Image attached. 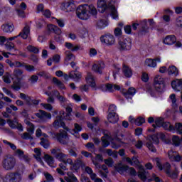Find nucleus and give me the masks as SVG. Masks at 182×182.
I'll list each match as a JSON object with an SVG mask.
<instances>
[{
	"mask_svg": "<svg viewBox=\"0 0 182 182\" xmlns=\"http://www.w3.org/2000/svg\"><path fill=\"white\" fill-rule=\"evenodd\" d=\"M64 8L65 12H75L81 21H87L90 18V15L93 16L97 15V9L93 4H81L78 6L76 9V4L73 0L66 2L64 4Z\"/></svg>",
	"mask_w": 182,
	"mask_h": 182,
	"instance_id": "1",
	"label": "nucleus"
},
{
	"mask_svg": "<svg viewBox=\"0 0 182 182\" xmlns=\"http://www.w3.org/2000/svg\"><path fill=\"white\" fill-rule=\"evenodd\" d=\"M53 126L54 129H60L59 133H54V135L57 139L58 141L60 142V144H63L64 146H66L69 144V141H68V139H69V135L68 134V133H70V134H75V132L72 129L66 127V124L65 122H63V117H58L57 119L54 121L53 123Z\"/></svg>",
	"mask_w": 182,
	"mask_h": 182,
	"instance_id": "2",
	"label": "nucleus"
},
{
	"mask_svg": "<svg viewBox=\"0 0 182 182\" xmlns=\"http://www.w3.org/2000/svg\"><path fill=\"white\" fill-rule=\"evenodd\" d=\"M155 161L156 163V167L159 170V171H164L169 178L172 180H176L178 177V173L177 171H172L171 172V164L170 162H165L161 164V159L160 158L156 157L155 159Z\"/></svg>",
	"mask_w": 182,
	"mask_h": 182,
	"instance_id": "3",
	"label": "nucleus"
},
{
	"mask_svg": "<svg viewBox=\"0 0 182 182\" xmlns=\"http://www.w3.org/2000/svg\"><path fill=\"white\" fill-rule=\"evenodd\" d=\"M97 6L98 12L100 14H105L107 12L108 9L111 11V16L113 19H119V14L117 13V9L115 5H107L106 0H97Z\"/></svg>",
	"mask_w": 182,
	"mask_h": 182,
	"instance_id": "4",
	"label": "nucleus"
},
{
	"mask_svg": "<svg viewBox=\"0 0 182 182\" xmlns=\"http://www.w3.org/2000/svg\"><path fill=\"white\" fill-rule=\"evenodd\" d=\"M132 41L129 37L123 38L119 41V49L121 51L130 50L132 49Z\"/></svg>",
	"mask_w": 182,
	"mask_h": 182,
	"instance_id": "5",
	"label": "nucleus"
},
{
	"mask_svg": "<svg viewBox=\"0 0 182 182\" xmlns=\"http://www.w3.org/2000/svg\"><path fill=\"white\" fill-rule=\"evenodd\" d=\"M154 87L156 92L160 93L164 92L166 90V81H164V78L156 77L154 80Z\"/></svg>",
	"mask_w": 182,
	"mask_h": 182,
	"instance_id": "6",
	"label": "nucleus"
},
{
	"mask_svg": "<svg viewBox=\"0 0 182 182\" xmlns=\"http://www.w3.org/2000/svg\"><path fill=\"white\" fill-rule=\"evenodd\" d=\"M22 177L18 172L8 173L3 178L4 182H20Z\"/></svg>",
	"mask_w": 182,
	"mask_h": 182,
	"instance_id": "7",
	"label": "nucleus"
},
{
	"mask_svg": "<svg viewBox=\"0 0 182 182\" xmlns=\"http://www.w3.org/2000/svg\"><path fill=\"white\" fill-rule=\"evenodd\" d=\"M141 28L138 31V36L139 38L146 36L149 32H150V27L147 25V19H144L140 21Z\"/></svg>",
	"mask_w": 182,
	"mask_h": 182,
	"instance_id": "8",
	"label": "nucleus"
},
{
	"mask_svg": "<svg viewBox=\"0 0 182 182\" xmlns=\"http://www.w3.org/2000/svg\"><path fill=\"white\" fill-rule=\"evenodd\" d=\"M2 164L5 170H12L16 164V160L14 157H7L3 160Z\"/></svg>",
	"mask_w": 182,
	"mask_h": 182,
	"instance_id": "9",
	"label": "nucleus"
},
{
	"mask_svg": "<svg viewBox=\"0 0 182 182\" xmlns=\"http://www.w3.org/2000/svg\"><path fill=\"white\" fill-rule=\"evenodd\" d=\"M29 33H31V28H29V26H26L25 27H23L21 32H20L18 36L10 37L7 38V41H14L15 39H16V38L19 37L22 38V39H26L28 36H29Z\"/></svg>",
	"mask_w": 182,
	"mask_h": 182,
	"instance_id": "10",
	"label": "nucleus"
},
{
	"mask_svg": "<svg viewBox=\"0 0 182 182\" xmlns=\"http://www.w3.org/2000/svg\"><path fill=\"white\" fill-rule=\"evenodd\" d=\"M100 39L102 43H106L107 46H112V45H114V42L116 41L114 36L112 34L103 35Z\"/></svg>",
	"mask_w": 182,
	"mask_h": 182,
	"instance_id": "11",
	"label": "nucleus"
},
{
	"mask_svg": "<svg viewBox=\"0 0 182 182\" xmlns=\"http://www.w3.org/2000/svg\"><path fill=\"white\" fill-rule=\"evenodd\" d=\"M171 86L176 92L182 90V79H176L171 82Z\"/></svg>",
	"mask_w": 182,
	"mask_h": 182,
	"instance_id": "12",
	"label": "nucleus"
},
{
	"mask_svg": "<svg viewBox=\"0 0 182 182\" xmlns=\"http://www.w3.org/2000/svg\"><path fill=\"white\" fill-rule=\"evenodd\" d=\"M122 73L127 79H130L133 76V70L126 64L122 65Z\"/></svg>",
	"mask_w": 182,
	"mask_h": 182,
	"instance_id": "13",
	"label": "nucleus"
},
{
	"mask_svg": "<svg viewBox=\"0 0 182 182\" xmlns=\"http://www.w3.org/2000/svg\"><path fill=\"white\" fill-rule=\"evenodd\" d=\"M123 161H126L128 164H130V166H139V164H140V161L136 156H132V159L129 157H124Z\"/></svg>",
	"mask_w": 182,
	"mask_h": 182,
	"instance_id": "14",
	"label": "nucleus"
},
{
	"mask_svg": "<svg viewBox=\"0 0 182 182\" xmlns=\"http://www.w3.org/2000/svg\"><path fill=\"white\" fill-rule=\"evenodd\" d=\"M107 119L109 123L116 124L119 122V114L116 112H109Z\"/></svg>",
	"mask_w": 182,
	"mask_h": 182,
	"instance_id": "15",
	"label": "nucleus"
},
{
	"mask_svg": "<svg viewBox=\"0 0 182 182\" xmlns=\"http://www.w3.org/2000/svg\"><path fill=\"white\" fill-rule=\"evenodd\" d=\"M36 117L38 119H48L50 120L52 119V114L50 113L46 112V111L39 109L38 112L36 113Z\"/></svg>",
	"mask_w": 182,
	"mask_h": 182,
	"instance_id": "16",
	"label": "nucleus"
},
{
	"mask_svg": "<svg viewBox=\"0 0 182 182\" xmlns=\"http://www.w3.org/2000/svg\"><path fill=\"white\" fill-rule=\"evenodd\" d=\"M177 42V38H176V36L174 35H169L167 36L164 39V43L165 45H174Z\"/></svg>",
	"mask_w": 182,
	"mask_h": 182,
	"instance_id": "17",
	"label": "nucleus"
},
{
	"mask_svg": "<svg viewBox=\"0 0 182 182\" xmlns=\"http://www.w3.org/2000/svg\"><path fill=\"white\" fill-rule=\"evenodd\" d=\"M34 153L36 154L34 155V159H36V161H38V163H40V164L43 165V161L41 157V156H42V149H41V148H35Z\"/></svg>",
	"mask_w": 182,
	"mask_h": 182,
	"instance_id": "18",
	"label": "nucleus"
},
{
	"mask_svg": "<svg viewBox=\"0 0 182 182\" xmlns=\"http://www.w3.org/2000/svg\"><path fill=\"white\" fill-rule=\"evenodd\" d=\"M168 75H169V76L177 77L178 75H180V71L178 70V68L176 67V65H171L168 68Z\"/></svg>",
	"mask_w": 182,
	"mask_h": 182,
	"instance_id": "19",
	"label": "nucleus"
},
{
	"mask_svg": "<svg viewBox=\"0 0 182 182\" xmlns=\"http://www.w3.org/2000/svg\"><path fill=\"white\" fill-rule=\"evenodd\" d=\"M49 32H53L55 35H62V30L58 26L53 24H49L48 26Z\"/></svg>",
	"mask_w": 182,
	"mask_h": 182,
	"instance_id": "20",
	"label": "nucleus"
},
{
	"mask_svg": "<svg viewBox=\"0 0 182 182\" xmlns=\"http://www.w3.org/2000/svg\"><path fill=\"white\" fill-rule=\"evenodd\" d=\"M172 143L175 147L180 146L181 150H182V137L180 139V136L173 135L172 137Z\"/></svg>",
	"mask_w": 182,
	"mask_h": 182,
	"instance_id": "21",
	"label": "nucleus"
},
{
	"mask_svg": "<svg viewBox=\"0 0 182 182\" xmlns=\"http://www.w3.org/2000/svg\"><path fill=\"white\" fill-rule=\"evenodd\" d=\"M70 79H73L74 82H79L82 79V73L80 72L76 73L75 71L70 72Z\"/></svg>",
	"mask_w": 182,
	"mask_h": 182,
	"instance_id": "22",
	"label": "nucleus"
},
{
	"mask_svg": "<svg viewBox=\"0 0 182 182\" xmlns=\"http://www.w3.org/2000/svg\"><path fill=\"white\" fill-rule=\"evenodd\" d=\"M1 29L6 33H11V32H14L15 26L14 24L6 23L1 26Z\"/></svg>",
	"mask_w": 182,
	"mask_h": 182,
	"instance_id": "23",
	"label": "nucleus"
},
{
	"mask_svg": "<svg viewBox=\"0 0 182 182\" xmlns=\"http://www.w3.org/2000/svg\"><path fill=\"white\" fill-rule=\"evenodd\" d=\"M53 83L58 87L60 90H66V86H65V84L62 82V81L59 80L57 77H53Z\"/></svg>",
	"mask_w": 182,
	"mask_h": 182,
	"instance_id": "24",
	"label": "nucleus"
},
{
	"mask_svg": "<svg viewBox=\"0 0 182 182\" xmlns=\"http://www.w3.org/2000/svg\"><path fill=\"white\" fill-rule=\"evenodd\" d=\"M115 170L119 174H124V172H126V171H127V170H129V166L124 165V166H122V164H119L117 166H115Z\"/></svg>",
	"mask_w": 182,
	"mask_h": 182,
	"instance_id": "25",
	"label": "nucleus"
},
{
	"mask_svg": "<svg viewBox=\"0 0 182 182\" xmlns=\"http://www.w3.org/2000/svg\"><path fill=\"white\" fill-rule=\"evenodd\" d=\"M107 26H109V21L105 19H100L97 23V28L98 29H105Z\"/></svg>",
	"mask_w": 182,
	"mask_h": 182,
	"instance_id": "26",
	"label": "nucleus"
},
{
	"mask_svg": "<svg viewBox=\"0 0 182 182\" xmlns=\"http://www.w3.org/2000/svg\"><path fill=\"white\" fill-rule=\"evenodd\" d=\"M86 82L90 85V87H96V81L92 75H89L85 77Z\"/></svg>",
	"mask_w": 182,
	"mask_h": 182,
	"instance_id": "27",
	"label": "nucleus"
},
{
	"mask_svg": "<svg viewBox=\"0 0 182 182\" xmlns=\"http://www.w3.org/2000/svg\"><path fill=\"white\" fill-rule=\"evenodd\" d=\"M98 130L101 132V133H102L104 135V136H102V139H107V140H112L111 133L109 130L105 129H99Z\"/></svg>",
	"mask_w": 182,
	"mask_h": 182,
	"instance_id": "28",
	"label": "nucleus"
},
{
	"mask_svg": "<svg viewBox=\"0 0 182 182\" xmlns=\"http://www.w3.org/2000/svg\"><path fill=\"white\" fill-rule=\"evenodd\" d=\"M44 160L48 166H53V164H55V159L49 154L44 156Z\"/></svg>",
	"mask_w": 182,
	"mask_h": 182,
	"instance_id": "29",
	"label": "nucleus"
},
{
	"mask_svg": "<svg viewBox=\"0 0 182 182\" xmlns=\"http://www.w3.org/2000/svg\"><path fill=\"white\" fill-rule=\"evenodd\" d=\"M145 65L149 68H157V63L151 58H146L145 60Z\"/></svg>",
	"mask_w": 182,
	"mask_h": 182,
	"instance_id": "30",
	"label": "nucleus"
},
{
	"mask_svg": "<svg viewBox=\"0 0 182 182\" xmlns=\"http://www.w3.org/2000/svg\"><path fill=\"white\" fill-rule=\"evenodd\" d=\"M26 50L28 52H30V53H34V55H38V53H39V48L31 44L26 47Z\"/></svg>",
	"mask_w": 182,
	"mask_h": 182,
	"instance_id": "31",
	"label": "nucleus"
},
{
	"mask_svg": "<svg viewBox=\"0 0 182 182\" xmlns=\"http://www.w3.org/2000/svg\"><path fill=\"white\" fill-rule=\"evenodd\" d=\"M85 164L82 160H79L77 163L73 164V168L75 171H78L80 167H85Z\"/></svg>",
	"mask_w": 182,
	"mask_h": 182,
	"instance_id": "32",
	"label": "nucleus"
},
{
	"mask_svg": "<svg viewBox=\"0 0 182 182\" xmlns=\"http://www.w3.org/2000/svg\"><path fill=\"white\" fill-rule=\"evenodd\" d=\"M65 109V112L67 114H65V120H72V118H70V116H72V112H73V109L71 107H64Z\"/></svg>",
	"mask_w": 182,
	"mask_h": 182,
	"instance_id": "33",
	"label": "nucleus"
},
{
	"mask_svg": "<svg viewBox=\"0 0 182 182\" xmlns=\"http://www.w3.org/2000/svg\"><path fill=\"white\" fill-rule=\"evenodd\" d=\"M92 70L95 72V73L102 75V73H103V67L100 64H94L92 65Z\"/></svg>",
	"mask_w": 182,
	"mask_h": 182,
	"instance_id": "34",
	"label": "nucleus"
},
{
	"mask_svg": "<svg viewBox=\"0 0 182 182\" xmlns=\"http://www.w3.org/2000/svg\"><path fill=\"white\" fill-rule=\"evenodd\" d=\"M140 170H141V171H139L138 173V177L143 181H146V180H147V176L146 175V170L143 167H141Z\"/></svg>",
	"mask_w": 182,
	"mask_h": 182,
	"instance_id": "35",
	"label": "nucleus"
},
{
	"mask_svg": "<svg viewBox=\"0 0 182 182\" xmlns=\"http://www.w3.org/2000/svg\"><path fill=\"white\" fill-rule=\"evenodd\" d=\"M66 157H68V155L62 152H60L55 155V158L57 159V160H58V161H60L61 163H65V159H66Z\"/></svg>",
	"mask_w": 182,
	"mask_h": 182,
	"instance_id": "36",
	"label": "nucleus"
},
{
	"mask_svg": "<svg viewBox=\"0 0 182 182\" xmlns=\"http://www.w3.org/2000/svg\"><path fill=\"white\" fill-rule=\"evenodd\" d=\"M155 124H152V127H154V129H157V127H161V126L163 125V119L161 118H157L155 122Z\"/></svg>",
	"mask_w": 182,
	"mask_h": 182,
	"instance_id": "37",
	"label": "nucleus"
},
{
	"mask_svg": "<svg viewBox=\"0 0 182 182\" xmlns=\"http://www.w3.org/2000/svg\"><path fill=\"white\" fill-rule=\"evenodd\" d=\"M57 99H58V100H59L60 105V106H62V107H66L65 103H66V102H68V100L66 99V97L60 95Z\"/></svg>",
	"mask_w": 182,
	"mask_h": 182,
	"instance_id": "38",
	"label": "nucleus"
},
{
	"mask_svg": "<svg viewBox=\"0 0 182 182\" xmlns=\"http://www.w3.org/2000/svg\"><path fill=\"white\" fill-rule=\"evenodd\" d=\"M136 92V88L131 87L128 89L127 92L124 93V96L125 97H127V96H134Z\"/></svg>",
	"mask_w": 182,
	"mask_h": 182,
	"instance_id": "39",
	"label": "nucleus"
},
{
	"mask_svg": "<svg viewBox=\"0 0 182 182\" xmlns=\"http://www.w3.org/2000/svg\"><path fill=\"white\" fill-rule=\"evenodd\" d=\"M41 100L33 99V97L30 96V104H26L27 106H38L40 103Z\"/></svg>",
	"mask_w": 182,
	"mask_h": 182,
	"instance_id": "40",
	"label": "nucleus"
},
{
	"mask_svg": "<svg viewBox=\"0 0 182 182\" xmlns=\"http://www.w3.org/2000/svg\"><path fill=\"white\" fill-rule=\"evenodd\" d=\"M24 69L26 70V72L31 73V72H35L36 70V68L33 65L26 64L24 63Z\"/></svg>",
	"mask_w": 182,
	"mask_h": 182,
	"instance_id": "41",
	"label": "nucleus"
},
{
	"mask_svg": "<svg viewBox=\"0 0 182 182\" xmlns=\"http://www.w3.org/2000/svg\"><path fill=\"white\" fill-rule=\"evenodd\" d=\"M146 123V119L142 117H137L135 119V125L141 126L143 124Z\"/></svg>",
	"mask_w": 182,
	"mask_h": 182,
	"instance_id": "42",
	"label": "nucleus"
},
{
	"mask_svg": "<svg viewBox=\"0 0 182 182\" xmlns=\"http://www.w3.org/2000/svg\"><path fill=\"white\" fill-rule=\"evenodd\" d=\"M41 141L40 142L41 146H42L44 149H49L50 144L48 141V140L45 138L41 139Z\"/></svg>",
	"mask_w": 182,
	"mask_h": 182,
	"instance_id": "43",
	"label": "nucleus"
},
{
	"mask_svg": "<svg viewBox=\"0 0 182 182\" xmlns=\"http://www.w3.org/2000/svg\"><path fill=\"white\" fill-rule=\"evenodd\" d=\"M12 77V75H11V73H6V75H4L3 76V80L4 83H7L8 85H9V83H11V78Z\"/></svg>",
	"mask_w": 182,
	"mask_h": 182,
	"instance_id": "44",
	"label": "nucleus"
},
{
	"mask_svg": "<svg viewBox=\"0 0 182 182\" xmlns=\"http://www.w3.org/2000/svg\"><path fill=\"white\" fill-rule=\"evenodd\" d=\"M76 59V56H75V55H73V53H69V54H67L66 56H65V63H68V62H70V60H75Z\"/></svg>",
	"mask_w": 182,
	"mask_h": 182,
	"instance_id": "45",
	"label": "nucleus"
},
{
	"mask_svg": "<svg viewBox=\"0 0 182 182\" xmlns=\"http://www.w3.org/2000/svg\"><path fill=\"white\" fill-rule=\"evenodd\" d=\"M51 60L55 63V65H58V63H60V55L55 54L51 58Z\"/></svg>",
	"mask_w": 182,
	"mask_h": 182,
	"instance_id": "46",
	"label": "nucleus"
},
{
	"mask_svg": "<svg viewBox=\"0 0 182 182\" xmlns=\"http://www.w3.org/2000/svg\"><path fill=\"white\" fill-rule=\"evenodd\" d=\"M20 97L21 99H22L23 100L26 101V105H31V103H29V101L31 100V96L29 95H26L23 93H20Z\"/></svg>",
	"mask_w": 182,
	"mask_h": 182,
	"instance_id": "47",
	"label": "nucleus"
},
{
	"mask_svg": "<svg viewBox=\"0 0 182 182\" xmlns=\"http://www.w3.org/2000/svg\"><path fill=\"white\" fill-rule=\"evenodd\" d=\"M53 19H55V22H57V23L60 28H65V20L64 19H62V18L58 19L55 17H53Z\"/></svg>",
	"mask_w": 182,
	"mask_h": 182,
	"instance_id": "48",
	"label": "nucleus"
},
{
	"mask_svg": "<svg viewBox=\"0 0 182 182\" xmlns=\"http://www.w3.org/2000/svg\"><path fill=\"white\" fill-rule=\"evenodd\" d=\"M151 140L155 143V144H159L160 143V139L159 138V134H154L151 136Z\"/></svg>",
	"mask_w": 182,
	"mask_h": 182,
	"instance_id": "49",
	"label": "nucleus"
},
{
	"mask_svg": "<svg viewBox=\"0 0 182 182\" xmlns=\"http://www.w3.org/2000/svg\"><path fill=\"white\" fill-rule=\"evenodd\" d=\"M2 90L4 93H6V95H7V96H10V97H11V99H15V95L12 93V92L9 90H8V88L6 87H3Z\"/></svg>",
	"mask_w": 182,
	"mask_h": 182,
	"instance_id": "50",
	"label": "nucleus"
},
{
	"mask_svg": "<svg viewBox=\"0 0 182 182\" xmlns=\"http://www.w3.org/2000/svg\"><path fill=\"white\" fill-rule=\"evenodd\" d=\"M74 130H72V132H73V133H75V134H77V133H79V132H82V126H80L79 124L75 123L74 124Z\"/></svg>",
	"mask_w": 182,
	"mask_h": 182,
	"instance_id": "51",
	"label": "nucleus"
},
{
	"mask_svg": "<svg viewBox=\"0 0 182 182\" xmlns=\"http://www.w3.org/2000/svg\"><path fill=\"white\" fill-rule=\"evenodd\" d=\"M21 139H23V140H33L32 135L28 132L23 133V136H21Z\"/></svg>",
	"mask_w": 182,
	"mask_h": 182,
	"instance_id": "52",
	"label": "nucleus"
},
{
	"mask_svg": "<svg viewBox=\"0 0 182 182\" xmlns=\"http://www.w3.org/2000/svg\"><path fill=\"white\" fill-rule=\"evenodd\" d=\"M109 140L112 139H105V138H102V146L104 149H106V147H109V146H110V141H109Z\"/></svg>",
	"mask_w": 182,
	"mask_h": 182,
	"instance_id": "53",
	"label": "nucleus"
},
{
	"mask_svg": "<svg viewBox=\"0 0 182 182\" xmlns=\"http://www.w3.org/2000/svg\"><path fill=\"white\" fill-rule=\"evenodd\" d=\"M16 154L18 157H23V159L28 158V156H26V155H25V153L23 152V151H22L21 149H17L16 151Z\"/></svg>",
	"mask_w": 182,
	"mask_h": 182,
	"instance_id": "54",
	"label": "nucleus"
},
{
	"mask_svg": "<svg viewBox=\"0 0 182 182\" xmlns=\"http://www.w3.org/2000/svg\"><path fill=\"white\" fill-rule=\"evenodd\" d=\"M16 120L8 119L7 123L11 129H16Z\"/></svg>",
	"mask_w": 182,
	"mask_h": 182,
	"instance_id": "55",
	"label": "nucleus"
},
{
	"mask_svg": "<svg viewBox=\"0 0 182 182\" xmlns=\"http://www.w3.org/2000/svg\"><path fill=\"white\" fill-rule=\"evenodd\" d=\"M43 16H45V18H47V19H49V18H50L52 16V11H50V10L49 9H46L42 12Z\"/></svg>",
	"mask_w": 182,
	"mask_h": 182,
	"instance_id": "56",
	"label": "nucleus"
},
{
	"mask_svg": "<svg viewBox=\"0 0 182 182\" xmlns=\"http://www.w3.org/2000/svg\"><path fill=\"white\" fill-rule=\"evenodd\" d=\"M25 62L15 61L13 63V68H23Z\"/></svg>",
	"mask_w": 182,
	"mask_h": 182,
	"instance_id": "57",
	"label": "nucleus"
},
{
	"mask_svg": "<svg viewBox=\"0 0 182 182\" xmlns=\"http://www.w3.org/2000/svg\"><path fill=\"white\" fill-rule=\"evenodd\" d=\"M23 75V71L21 69H15L14 70V75L15 77H19V76H22Z\"/></svg>",
	"mask_w": 182,
	"mask_h": 182,
	"instance_id": "58",
	"label": "nucleus"
},
{
	"mask_svg": "<svg viewBox=\"0 0 182 182\" xmlns=\"http://www.w3.org/2000/svg\"><path fill=\"white\" fill-rule=\"evenodd\" d=\"M176 131L178 134H182V124L176 123Z\"/></svg>",
	"mask_w": 182,
	"mask_h": 182,
	"instance_id": "59",
	"label": "nucleus"
},
{
	"mask_svg": "<svg viewBox=\"0 0 182 182\" xmlns=\"http://www.w3.org/2000/svg\"><path fill=\"white\" fill-rule=\"evenodd\" d=\"M124 31L127 35H132V26L130 25L124 26Z\"/></svg>",
	"mask_w": 182,
	"mask_h": 182,
	"instance_id": "60",
	"label": "nucleus"
},
{
	"mask_svg": "<svg viewBox=\"0 0 182 182\" xmlns=\"http://www.w3.org/2000/svg\"><path fill=\"white\" fill-rule=\"evenodd\" d=\"M150 78L149 77V74L146 73H143L141 77V80H142V82H144L145 83H146V82H149V80Z\"/></svg>",
	"mask_w": 182,
	"mask_h": 182,
	"instance_id": "61",
	"label": "nucleus"
},
{
	"mask_svg": "<svg viewBox=\"0 0 182 182\" xmlns=\"http://www.w3.org/2000/svg\"><path fill=\"white\" fill-rule=\"evenodd\" d=\"M45 177H46V180L48 181V182H52L55 179L53 178V176L49 173H46L44 174Z\"/></svg>",
	"mask_w": 182,
	"mask_h": 182,
	"instance_id": "62",
	"label": "nucleus"
},
{
	"mask_svg": "<svg viewBox=\"0 0 182 182\" xmlns=\"http://www.w3.org/2000/svg\"><path fill=\"white\" fill-rule=\"evenodd\" d=\"M152 180L155 182H164L160 177L157 176L156 173L152 174Z\"/></svg>",
	"mask_w": 182,
	"mask_h": 182,
	"instance_id": "63",
	"label": "nucleus"
},
{
	"mask_svg": "<svg viewBox=\"0 0 182 182\" xmlns=\"http://www.w3.org/2000/svg\"><path fill=\"white\" fill-rule=\"evenodd\" d=\"M67 182H77V178L76 176L73 174L71 176H70L69 179H67Z\"/></svg>",
	"mask_w": 182,
	"mask_h": 182,
	"instance_id": "64",
	"label": "nucleus"
}]
</instances>
